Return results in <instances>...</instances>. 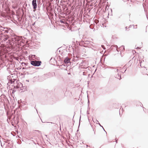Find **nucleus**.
Wrapping results in <instances>:
<instances>
[{
  "label": "nucleus",
  "mask_w": 148,
  "mask_h": 148,
  "mask_svg": "<svg viewBox=\"0 0 148 148\" xmlns=\"http://www.w3.org/2000/svg\"><path fill=\"white\" fill-rule=\"evenodd\" d=\"M10 38L9 40L10 45L11 46L16 45L17 47H19L24 45L25 40L21 37L17 36L14 34L12 32L11 34H5L2 37L3 41H5L8 39Z\"/></svg>",
  "instance_id": "1"
},
{
  "label": "nucleus",
  "mask_w": 148,
  "mask_h": 148,
  "mask_svg": "<svg viewBox=\"0 0 148 148\" xmlns=\"http://www.w3.org/2000/svg\"><path fill=\"white\" fill-rule=\"evenodd\" d=\"M55 75V73L54 72L49 73H47L44 74L41 76H38L39 80L40 81H44L48 78H50Z\"/></svg>",
  "instance_id": "2"
},
{
  "label": "nucleus",
  "mask_w": 148,
  "mask_h": 148,
  "mask_svg": "<svg viewBox=\"0 0 148 148\" xmlns=\"http://www.w3.org/2000/svg\"><path fill=\"white\" fill-rule=\"evenodd\" d=\"M0 30L2 34H11L12 32H13L12 30L10 28L8 27H1Z\"/></svg>",
  "instance_id": "3"
},
{
  "label": "nucleus",
  "mask_w": 148,
  "mask_h": 148,
  "mask_svg": "<svg viewBox=\"0 0 148 148\" xmlns=\"http://www.w3.org/2000/svg\"><path fill=\"white\" fill-rule=\"evenodd\" d=\"M30 62L31 65L35 66H40L42 63L40 61H36V60H31Z\"/></svg>",
  "instance_id": "4"
},
{
  "label": "nucleus",
  "mask_w": 148,
  "mask_h": 148,
  "mask_svg": "<svg viewBox=\"0 0 148 148\" xmlns=\"http://www.w3.org/2000/svg\"><path fill=\"white\" fill-rule=\"evenodd\" d=\"M70 60V58H68V57H66L65 58L64 60V64L60 65V67H63V66H66L67 65V64L71 63Z\"/></svg>",
  "instance_id": "5"
},
{
  "label": "nucleus",
  "mask_w": 148,
  "mask_h": 148,
  "mask_svg": "<svg viewBox=\"0 0 148 148\" xmlns=\"http://www.w3.org/2000/svg\"><path fill=\"white\" fill-rule=\"evenodd\" d=\"M36 1L37 0H33L32 1V5L34 9H35L37 8Z\"/></svg>",
  "instance_id": "6"
},
{
  "label": "nucleus",
  "mask_w": 148,
  "mask_h": 148,
  "mask_svg": "<svg viewBox=\"0 0 148 148\" xmlns=\"http://www.w3.org/2000/svg\"><path fill=\"white\" fill-rule=\"evenodd\" d=\"M110 69V70H111L114 69V71L115 72H118V71H119L118 69H116L115 68H114L113 67H110V66H108V67H107V68H106V69Z\"/></svg>",
  "instance_id": "7"
},
{
  "label": "nucleus",
  "mask_w": 148,
  "mask_h": 148,
  "mask_svg": "<svg viewBox=\"0 0 148 148\" xmlns=\"http://www.w3.org/2000/svg\"><path fill=\"white\" fill-rule=\"evenodd\" d=\"M115 77L120 80L121 79V73H118L117 75Z\"/></svg>",
  "instance_id": "8"
},
{
  "label": "nucleus",
  "mask_w": 148,
  "mask_h": 148,
  "mask_svg": "<svg viewBox=\"0 0 148 148\" xmlns=\"http://www.w3.org/2000/svg\"><path fill=\"white\" fill-rule=\"evenodd\" d=\"M92 42L91 41H86L84 42V43L86 45H90L91 46L92 45Z\"/></svg>",
  "instance_id": "9"
},
{
  "label": "nucleus",
  "mask_w": 148,
  "mask_h": 148,
  "mask_svg": "<svg viewBox=\"0 0 148 148\" xmlns=\"http://www.w3.org/2000/svg\"><path fill=\"white\" fill-rule=\"evenodd\" d=\"M17 84L18 86H19V88L21 90V87H22L23 86L21 82H17Z\"/></svg>",
  "instance_id": "10"
},
{
  "label": "nucleus",
  "mask_w": 148,
  "mask_h": 148,
  "mask_svg": "<svg viewBox=\"0 0 148 148\" xmlns=\"http://www.w3.org/2000/svg\"><path fill=\"white\" fill-rule=\"evenodd\" d=\"M11 90L12 91V94H13L15 92H16V88H15V86H14V88H13V89H11L10 92H11Z\"/></svg>",
  "instance_id": "11"
},
{
  "label": "nucleus",
  "mask_w": 148,
  "mask_h": 148,
  "mask_svg": "<svg viewBox=\"0 0 148 148\" xmlns=\"http://www.w3.org/2000/svg\"><path fill=\"white\" fill-rule=\"evenodd\" d=\"M115 47L116 48V50L117 51H118V49H117L118 48V46L116 45H112L111 47V48L112 49H113V48L114 47Z\"/></svg>",
  "instance_id": "12"
},
{
  "label": "nucleus",
  "mask_w": 148,
  "mask_h": 148,
  "mask_svg": "<svg viewBox=\"0 0 148 148\" xmlns=\"http://www.w3.org/2000/svg\"><path fill=\"white\" fill-rule=\"evenodd\" d=\"M16 80L15 79H11L9 80V82L11 84H12Z\"/></svg>",
  "instance_id": "13"
},
{
  "label": "nucleus",
  "mask_w": 148,
  "mask_h": 148,
  "mask_svg": "<svg viewBox=\"0 0 148 148\" xmlns=\"http://www.w3.org/2000/svg\"><path fill=\"white\" fill-rule=\"evenodd\" d=\"M21 64L22 65H23V64H24L25 66V67H28L27 66H28V64L27 63L22 62L21 63Z\"/></svg>",
  "instance_id": "14"
},
{
  "label": "nucleus",
  "mask_w": 148,
  "mask_h": 148,
  "mask_svg": "<svg viewBox=\"0 0 148 148\" xmlns=\"http://www.w3.org/2000/svg\"><path fill=\"white\" fill-rule=\"evenodd\" d=\"M80 44H79V45L81 46H83L84 47H86L87 46L86 45H83V42H80Z\"/></svg>",
  "instance_id": "15"
},
{
  "label": "nucleus",
  "mask_w": 148,
  "mask_h": 148,
  "mask_svg": "<svg viewBox=\"0 0 148 148\" xmlns=\"http://www.w3.org/2000/svg\"><path fill=\"white\" fill-rule=\"evenodd\" d=\"M13 86H14V87L15 86V88L16 89L19 88V86H18V85L17 84L16 85H15V84H14V85Z\"/></svg>",
  "instance_id": "16"
},
{
  "label": "nucleus",
  "mask_w": 148,
  "mask_h": 148,
  "mask_svg": "<svg viewBox=\"0 0 148 148\" xmlns=\"http://www.w3.org/2000/svg\"><path fill=\"white\" fill-rule=\"evenodd\" d=\"M93 134H92V136H94L95 134V129L93 128Z\"/></svg>",
  "instance_id": "17"
},
{
  "label": "nucleus",
  "mask_w": 148,
  "mask_h": 148,
  "mask_svg": "<svg viewBox=\"0 0 148 148\" xmlns=\"http://www.w3.org/2000/svg\"><path fill=\"white\" fill-rule=\"evenodd\" d=\"M30 67L29 66V67H23L22 68V69H28Z\"/></svg>",
  "instance_id": "18"
},
{
  "label": "nucleus",
  "mask_w": 148,
  "mask_h": 148,
  "mask_svg": "<svg viewBox=\"0 0 148 148\" xmlns=\"http://www.w3.org/2000/svg\"><path fill=\"white\" fill-rule=\"evenodd\" d=\"M60 22L62 23H64V21H63L62 20H60Z\"/></svg>",
  "instance_id": "19"
},
{
  "label": "nucleus",
  "mask_w": 148,
  "mask_h": 148,
  "mask_svg": "<svg viewBox=\"0 0 148 148\" xmlns=\"http://www.w3.org/2000/svg\"><path fill=\"white\" fill-rule=\"evenodd\" d=\"M133 26H134L133 28L136 29L137 28V25H133Z\"/></svg>",
  "instance_id": "20"
},
{
  "label": "nucleus",
  "mask_w": 148,
  "mask_h": 148,
  "mask_svg": "<svg viewBox=\"0 0 148 148\" xmlns=\"http://www.w3.org/2000/svg\"><path fill=\"white\" fill-rule=\"evenodd\" d=\"M80 42L77 41H76V44L77 45H79V44H80Z\"/></svg>",
  "instance_id": "21"
},
{
  "label": "nucleus",
  "mask_w": 148,
  "mask_h": 148,
  "mask_svg": "<svg viewBox=\"0 0 148 148\" xmlns=\"http://www.w3.org/2000/svg\"><path fill=\"white\" fill-rule=\"evenodd\" d=\"M96 123L97 124H100V123H99V122L98 121L97 119H96Z\"/></svg>",
  "instance_id": "22"
},
{
  "label": "nucleus",
  "mask_w": 148,
  "mask_h": 148,
  "mask_svg": "<svg viewBox=\"0 0 148 148\" xmlns=\"http://www.w3.org/2000/svg\"><path fill=\"white\" fill-rule=\"evenodd\" d=\"M101 46L103 48V49H105L106 48L104 47V46L103 45H101Z\"/></svg>",
  "instance_id": "23"
},
{
  "label": "nucleus",
  "mask_w": 148,
  "mask_h": 148,
  "mask_svg": "<svg viewBox=\"0 0 148 148\" xmlns=\"http://www.w3.org/2000/svg\"><path fill=\"white\" fill-rule=\"evenodd\" d=\"M121 48H122V47H123V49H125V48H124V46H121Z\"/></svg>",
  "instance_id": "24"
},
{
  "label": "nucleus",
  "mask_w": 148,
  "mask_h": 148,
  "mask_svg": "<svg viewBox=\"0 0 148 148\" xmlns=\"http://www.w3.org/2000/svg\"><path fill=\"white\" fill-rule=\"evenodd\" d=\"M88 106H89V100H88Z\"/></svg>",
  "instance_id": "25"
},
{
  "label": "nucleus",
  "mask_w": 148,
  "mask_h": 148,
  "mask_svg": "<svg viewBox=\"0 0 148 148\" xmlns=\"http://www.w3.org/2000/svg\"><path fill=\"white\" fill-rule=\"evenodd\" d=\"M102 128L103 129V130L105 132H106H106L105 131V130L104 129L103 127H102Z\"/></svg>",
  "instance_id": "26"
},
{
  "label": "nucleus",
  "mask_w": 148,
  "mask_h": 148,
  "mask_svg": "<svg viewBox=\"0 0 148 148\" xmlns=\"http://www.w3.org/2000/svg\"><path fill=\"white\" fill-rule=\"evenodd\" d=\"M80 119H81V116H80V119H79V125H80Z\"/></svg>",
  "instance_id": "27"
},
{
  "label": "nucleus",
  "mask_w": 148,
  "mask_h": 148,
  "mask_svg": "<svg viewBox=\"0 0 148 148\" xmlns=\"http://www.w3.org/2000/svg\"><path fill=\"white\" fill-rule=\"evenodd\" d=\"M132 27V25H130V26H129V28H130V27Z\"/></svg>",
  "instance_id": "28"
},
{
  "label": "nucleus",
  "mask_w": 148,
  "mask_h": 148,
  "mask_svg": "<svg viewBox=\"0 0 148 148\" xmlns=\"http://www.w3.org/2000/svg\"><path fill=\"white\" fill-rule=\"evenodd\" d=\"M11 134H12V135L13 136H15V134L14 135L12 133V132L11 133Z\"/></svg>",
  "instance_id": "29"
},
{
  "label": "nucleus",
  "mask_w": 148,
  "mask_h": 148,
  "mask_svg": "<svg viewBox=\"0 0 148 148\" xmlns=\"http://www.w3.org/2000/svg\"><path fill=\"white\" fill-rule=\"evenodd\" d=\"M99 126H100V127H103V126H102V125H101L100 124H99Z\"/></svg>",
  "instance_id": "30"
},
{
  "label": "nucleus",
  "mask_w": 148,
  "mask_h": 148,
  "mask_svg": "<svg viewBox=\"0 0 148 148\" xmlns=\"http://www.w3.org/2000/svg\"><path fill=\"white\" fill-rule=\"evenodd\" d=\"M125 28L126 29L125 30H127V27H125Z\"/></svg>",
  "instance_id": "31"
},
{
  "label": "nucleus",
  "mask_w": 148,
  "mask_h": 148,
  "mask_svg": "<svg viewBox=\"0 0 148 148\" xmlns=\"http://www.w3.org/2000/svg\"><path fill=\"white\" fill-rule=\"evenodd\" d=\"M115 140H116V143H117V140H116V139H115Z\"/></svg>",
  "instance_id": "32"
},
{
  "label": "nucleus",
  "mask_w": 148,
  "mask_h": 148,
  "mask_svg": "<svg viewBox=\"0 0 148 148\" xmlns=\"http://www.w3.org/2000/svg\"><path fill=\"white\" fill-rule=\"evenodd\" d=\"M139 48V47H137L136 49H138Z\"/></svg>",
  "instance_id": "33"
},
{
  "label": "nucleus",
  "mask_w": 148,
  "mask_h": 148,
  "mask_svg": "<svg viewBox=\"0 0 148 148\" xmlns=\"http://www.w3.org/2000/svg\"><path fill=\"white\" fill-rule=\"evenodd\" d=\"M26 81H27V82H29V81L28 80H26Z\"/></svg>",
  "instance_id": "34"
},
{
  "label": "nucleus",
  "mask_w": 148,
  "mask_h": 148,
  "mask_svg": "<svg viewBox=\"0 0 148 148\" xmlns=\"http://www.w3.org/2000/svg\"><path fill=\"white\" fill-rule=\"evenodd\" d=\"M89 114V112H88V111H87V114Z\"/></svg>",
  "instance_id": "35"
},
{
  "label": "nucleus",
  "mask_w": 148,
  "mask_h": 148,
  "mask_svg": "<svg viewBox=\"0 0 148 148\" xmlns=\"http://www.w3.org/2000/svg\"><path fill=\"white\" fill-rule=\"evenodd\" d=\"M37 131L38 132H39V133H40V131H38V130Z\"/></svg>",
  "instance_id": "36"
},
{
  "label": "nucleus",
  "mask_w": 148,
  "mask_h": 148,
  "mask_svg": "<svg viewBox=\"0 0 148 148\" xmlns=\"http://www.w3.org/2000/svg\"><path fill=\"white\" fill-rule=\"evenodd\" d=\"M41 121H42V123H45V122H43L42 121V120H41Z\"/></svg>",
  "instance_id": "37"
},
{
  "label": "nucleus",
  "mask_w": 148,
  "mask_h": 148,
  "mask_svg": "<svg viewBox=\"0 0 148 148\" xmlns=\"http://www.w3.org/2000/svg\"><path fill=\"white\" fill-rule=\"evenodd\" d=\"M34 143L35 144H36V143H35V142H34Z\"/></svg>",
  "instance_id": "38"
},
{
  "label": "nucleus",
  "mask_w": 148,
  "mask_h": 148,
  "mask_svg": "<svg viewBox=\"0 0 148 148\" xmlns=\"http://www.w3.org/2000/svg\"><path fill=\"white\" fill-rule=\"evenodd\" d=\"M86 146L87 147H88V145H86Z\"/></svg>",
  "instance_id": "39"
},
{
  "label": "nucleus",
  "mask_w": 148,
  "mask_h": 148,
  "mask_svg": "<svg viewBox=\"0 0 148 148\" xmlns=\"http://www.w3.org/2000/svg\"><path fill=\"white\" fill-rule=\"evenodd\" d=\"M36 109V111H37V112H37V110Z\"/></svg>",
  "instance_id": "40"
},
{
  "label": "nucleus",
  "mask_w": 148,
  "mask_h": 148,
  "mask_svg": "<svg viewBox=\"0 0 148 148\" xmlns=\"http://www.w3.org/2000/svg\"><path fill=\"white\" fill-rule=\"evenodd\" d=\"M126 70H125V71H126Z\"/></svg>",
  "instance_id": "41"
}]
</instances>
